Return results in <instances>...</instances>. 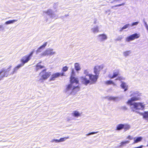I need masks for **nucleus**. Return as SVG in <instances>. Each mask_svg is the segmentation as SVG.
Segmentation results:
<instances>
[{
	"label": "nucleus",
	"mask_w": 148,
	"mask_h": 148,
	"mask_svg": "<svg viewBox=\"0 0 148 148\" xmlns=\"http://www.w3.org/2000/svg\"><path fill=\"white\" fill-rule=\"evenodd\" d=\"M24 64L21 62V64H18L13 69V71L12 73L13 74L16 72V71L21 67Z\"/></svg>",
	"instance_id": "obj_15"
},
{
	"label": "nucleus",
	"mask_w": 148,
	"mask_h": 148,
	"mask_svg": "<svg viewBox=\"0 0 148 148\" xmlns=\"http://www.w3.org/2000/svg\"><path fill=\"white\" fill-rule=\"evenodd\" d=\"M121 86L122 88L124 89V91H126L127 90V86L126 85L125 83L122 82L121 85Z\"/></svg>",
	"instance_id": "obj_25"
},
{
	"label": "nucleus",
	"mask_w": 148,
	"mask_h": 148,
	"mask_svg": "<svg viewBox=\"0 0 148 148\" xmlns=\"http://www.w3.org/2000/svg\"><path fill=\"white\" fill-rule=\"evenodd\" d=\"M45 13L49 15L52 14L51 10L50 9L48 10L47 11L45 12Z\"/></svg>",
	"instance_id": "obj_35"
},
{
	"label": "nucleus",
	"mask_w": 148,
	"mask_h": 148,
	"mask_svg": "<svg viewBox=\"0 0 148 148\" xmlns=\"http://www.w3.org/2000/svg\"><path fill=\"white\" fill-rule=\"evenodd\" d=\"M123 129L125 131L129 130L130 128V125L128 124H123Z\"/></svg>",
	"instance_id": "obj_22"
},
{
	"label": "nucleus",
	"mask_w": 148,
	"mask_h": 148,
	"mask_svg": "<svg viewBox=\"0 0 148 148\" xmlns=\"http://www.w3.org/2000/svg\"><path fill=\"white\" fill-rule=\"evenodd\" d=\"M143 146L142 145H140L139 146H138V147H134L133 148H142V147H143Z\"/></svg>",
	"instance_id": "obj_47"
},
{
	"label": "nucleus",
	"mask_w": 148,
	"mask_h": 148,
	"mask_svg": "<svg viewBox=\"0 0 148 148\" xmlns=\"http://www.w3.org/2000/svg\"><path fill=\"white\" fill-rule=\"evenodd\" d=\"M17 21V20H9L8 21H6L5 22V24H11L15 22H16Z\"/></svg>",
	"instance_id": "obj_28"
},
{
	"label": "nucleus",
	"mask_w": 148,
	"mask_h": 148,
	"mask_svg": "<svg viewBox=\"0 0 148 148\" xmlns=\"http://www.w3.org/2000/svg\"><path fill=\"white\" fill-rule=\"evenodd\" d=\"M125 79L123 77H122L120 76L118 77L116 79V80H119V81H121L123 79Z\"/></svg>",
	"instance_id": "obj_41"
},
{
	"label": "nucleus",
	"mask_w": 148,
	"mask_h": 148,
	"mask_svg": "<svg viewBox=\"0 0 148 148\" xmlns=\"http://www.w3.org/2000/svg\"><path fill=\"white\" fill-rule=\"evenodd\" d=\"M118 98L117 97H110L108 98V99L109 101L113 100L115 101Z\"/></svg>",
	"instance_id": "obj_29"
},
{
	"label": "nucleus",
	"mask_w": 148,
	"mask_h": 148,
	"mask_svg": "<svg viewBox=\"0 0 148 148\" xmlns=\"http://www.w3.org/2000/svg\"><path fill=\"white\" fill-rule=\"evenodd\" d=\"M119 74V70H115L113 72V75H112L111 74H109L108 77L110 79H113L118 76Z\"/></svg>",
	"instance_id": "obj_11"
},
{
	"label": "nucleus",
	"mask_w": 148,
	"mask_h": 148,
	"mask_svg": "<svg viewBox=\"0 0 148 148\" xmlns=\"http://www.w3.org/2000/svg\"><path fill=\"white\" fill-rule=\"evenodd\" d=\"M41 63V62H40L36 65L35 70L36 71H37L40 69H42L45 68V66H44L39 64V63Z\"/></svg>",
	"instance_id": "obj_14"
},
{
	"label": "nucleus",
	"mask_w": 148,
	"mask_h": 148,
	"mask_svg": "<svg viewBox=\"0 0 148 148\" xmlns=\"http://www.w3.org/2000/svg\"><path fill=\"white\" fill-rule=\"evenodd\" d=\"M51 75V72L47 71L46 69H44L39 73V75L40 78L38 81L40 82H43L44 80L47 79Z\"/></svg>",
	"instance_id": "obj_1"
},
{
	"label": "nucleus",
	"mask_w": 148,
	"mask_h": 148,
	"mask_svg": "<svg viewBox=\"0 0 148 148\" xmlns=\"http://www.w3.org/2000/svg\"><path fill=\"white\" fill-rule=\"evenodd\" d=\"M11 67H12V66H10L8 68V69H7L8 71H10Z\"/></svg>",
	"instance_id": "obj_46"
},
{
	"label": "nucleus",
	"mask_w": 148,
	"mask_h": 148,
	"mask_svg": "<svg viewBox=\"0 0 148 148\" xmlns=\"http://www.w3.org/2000/svg\"><path fill=\"white\" fill-rule=\"evenodd\" d=\"M52 142H53L54 141H55L56 143H59L60 142L59 140L57 139H53L51 141Z\"/></svg>",
	"instance_id": "obj_42"
},
{
	"label": "nucleus",
	"mask_w": 148,
	"mask_h": 148,
	"mask_svg": "<svg viewBox=\"0 0 148 148\" xmlns=\"http://www.w3.org/2000/svg\"><path fill=\"white\" fill-rule=\"evenodd\" d=\"M138 23V22H134V23H132V26H134V25H137Z\"/></svg>",
	"instance_id": "obj_45"
},
{
	"label": "nucleus",
	"mask_w": 148,
	"mask_h": 148,
	"mask_svg": "<svg viewBox=\"0 0 148 148\" xmlns=\"http://www.w3.org/2000/svg\"><path fill=\"white\" fill-rule=\"evenodd\" d=\"M142 139L143 138L141 137H138L137 138H134V140L133 144H135L141 141Z\"/></svg>",
	"instance_id": "obj_16"
},
{
	"label": "nucleus",
	"mask_w": 148,
	"mask_h": 148,
	"mask_svg": "<svg viewBox=\"0 0 148 148\" xmlns=\"http://www.w3.org/2000/svg\"><path fill=\"white\" fill-rule=\"evenodd\" d=\"M130 141L128 140H126L124 141H122L120 143V147H122L125 145L126 144L129 143Z\"/></svg>",
	"instance_id": "obj_26"
},
{
	"label": "nucleus",
	"mask_w": 148,
	"mask_h": 148,
	"mask_svg": "<svg viewBox=\"0 0 148 148\" xmlns=\"http://www.w3.org/2000/svg\"><path fill=\"white\" fill-rule=\"evenodd\" d=\"M80 90V87L79 86H73L70 93L75 95L77 92L79 91Z\"/></svg>",
	"instance_id": "obj_10"
},
{
	"label": "nucleus",
	"mask_w": 148,
	"mask_h": 148,
	"mask_svg": "<svg viewBox=\"0 0 148 148\" xmlns=\"http://www.w3.org/2000/svg\"><path fill=\"white\" fill-rule=\"evenodd\" d=\"M48 52L49 53V55H51L55 53V52H53L52 50L48 49Z\"/></svg>",
	"instance_id": "obj_39"
},
{
	"label": "nucleus",
	"mask_w": 148,
	"mask_h": 148,
	"mask_svg": "<svg viewBox=\"0 0 148 148\" xmlns=\"http://www.w3.org/2000/svg\"><path fill=\"white\" fill-rule=\"evenodd\" d=\"M140 99V97H132L127 102V103L131 106L132 105V103H132V101L139 100Z\"/></svg>",
	"instance_id": "obj_9"
},
{
	"label": "nucleus",
	"mask_w": 148,
	"mask_h": 148,
	"mask_svg": "<svg viewBox=\"0 0 148 148\" xmlns=\"http://www.w3.org/2000/svg\"><path fill=\"white\" fill-rule=\"evenodd\" d=\"M84 74L86 75V76H88L89 74L87 70H85L84 71Z\"/></svg>",
	"instance_id": "obj_40"
},
{
	"label": "nucleus",
	"mask_w": 148,
	"mask_h": 148,
	"mask_svg": "<svg viewBox=\"0 0 148 148\" xmlns=\"http://www.w3.org/2000/svg\"><path fill=\"white\" fill-rule=\"evenodd\" d=\"M75 70L77 71H79L81 69L78 63H75Z\"/></svg>",
	"instance_id": "obj_27"
},
{
	"label": "nucleus",
	"mask_w": 148,
	"mask_h": 148,
	"mask_svg": "<svg viewBox=\"0 0 148 148\" xmlns=\"http://www.w3.org/2000/svg\"><path fill=\"white\" fill-rule=\"evenodd\" d=\"M99 37H101V39L102 40H106L107 38V36L105 34H101L98 35Z\"/></svg>",
	"instance_id": "obj_23"
},
{
	"label": "nucleus",
	"mask_w": 148,
	"mask_h": 148,
	"mask_svg": "<svg viewBox=\"0 0 148 148\" xmlns=\"http://www.w3.org/2000/svg\"><path fill=\"white\" fill-rule=\"evenodd\" d=\"M98 133V132H92L91 133H90L87 134V135H89L91 134H96L97 133Z\"/></svg>",
	"instance_id": "obj_44"
},
{
	"label": "nucleus",
	"mask_w": 148,
	"mask_h": 148,
	"mask_svg": "<svg viewBox=\"0 0 148 148\" xmlns=\"http://www.w3.org/2000/svg\"><path fill=\"white\" fill-rule=\"evenodd\" d=\"M73 115L74 116L76 117L80 116V114L77 111H74L73 113Z\"/></svg>",
	"instance_id": "obj_24"
},
{
	"label": "nucleus",
	"mask_w": 148,
	"mask_h": 148,
	"mask_svg": "<svg viewBox=\"0 0 148 148\" xmlns=\"http://www.w3.org/2000/svg\"><path fill=\"white\" fill-rule=\"evenodd\" d=\"M34 52V50H33L31 52H30V53L28 55H27V56L28 57H29V58H30V59H31V58L32 57V55L33 54Z\"/></svg>",
	"instance_id": "obj_38"
},
{
	"label": "nucleus",
	"mask_w": 148,
	"mask_h": 148,
	"mask_svg": "<svg viewBox=\"0 0 148 148\" xmlns=\"http://www.w3.org/2000/svg\"><path fill=\"white\" fill-rule=\"evenodd\" d=\"M68 67L66 66H65L62 67V72L64 73L66 71L68 70Z\"/></svg>",
	"instance_id": "obj_30"
},
{
	"label": "nucleus",
	"mask_w": 148,
	"mask_h": 148,
	"mask_svg": "<svg viewBox=\"0 0 148 148\" xmlns=\"http://www.w3.org/2000/svg\"><path fill=\"white\" fill-rule=\"evenodd\" d=\"M132 105L134 106V108L136 110H140L144 107L142 103L140 102H134L132 103Z\"/></svg>",
	"instance_id": "obj_6"
},
{
	"label": "nucleus",
	"mask_w": 148,
	"mask_h": 148,
	"mask_svg": "<svg viewBox=\"0 0 148 148\" xmlns=\"http://www.w3.org/2000/svg\"><path fill=\"white\" fill-rule=\"evenodd\" d=\"M70 82L72 84L74 83L76 84H78L79 83V80L78 78L71 75L70 76Z\"/></svg>",
	"instance_id": "obj_8"
},
{
	"label": "nucleus",
	"mask_w": 148,
	"mask_h": 148,
	"mask_svg": "<svg viewBox=\"0 0 148 148\" xmlns=\"http://www.w3.org/2000/svg\"><path fill=\"white\" fill-rule=\"evenodd\" d=\"M140 114L143 116V118L148 119V111L147 112H145L143 113H140Z\"/></svg>",
	"instance_id": "obj_19"
},
{
	"label": "nucleus",
	"mask_w": 148,
	"mask_h": 148,
	"mask_svg": "<svg viewBox=\"0 0 148 148\" xmlns=\"http://www.w3.org/2000/svg\"><path fill=\"white\" fill-rule=\"evenodd\" d=\"M125 4V3H122L116 5H115L112 6L111 7V8H114V7H116L120 6H121L122 5H124Z\"/></svg>",
	"instance_id": "obj_34"
},
{
	"label": "nucleus",
	"mask_w": 148,
	"mask_h": 148,
	"mask_svg": "<svg viewBox=\"0 0 148 148\" xmlns=\"http://www.w3.org/2000/svg\"><path fill=\"white\" fill-rule=\"evenodd\" d=\"M130 52V51H126L124 52H123V54L126 57L129 55Z\"/></svg>",
	"instance_id": "obj_36"
},
{
	"label": "nucleus",
	"mask_w": 148,
	"mask_h": 148,
	"mask_svg": "<svg viewBox=\"0 0 148 148\" xmlns=\"http://www.w3.org/2000/svg\"><path fill=\"white\" fill-rule=\"evenodd\" d=\"M105 84L106 85H110L112 84L114 86H115L116 84L112 80H108L105 82Z\"/></svg>",
	"instance_id": "obj_18"
},
{
	"label": "nucleus",
	"mask_w": 148,
	"mask_h": 148,
	"mask_svg": "<svg viewBox=\"0 0 148 148\" xmlns=\"http://www.w3.org/2000/svg\"><path fill=\"white\" fill-rule=\"evenodd\" d=\"M88 77L90 83L91 84L95 83L99 77V76L97 75H93L91 74H89Z\"/></svg>",
	"instance_id": "obj_3"
},
{
	"label": "nucleus",
	"mask_w": 148,
	"mask_h": 148,
	"mask_svg": "<svg viewBox=\"0 0 148 148\" xmlns=\"http://www.w3.org/2000/svg\"><path fill=\"white\" fill-rule=\"evenodd\" d=\"M6 71L4 69H3L0 71V81L2 80L4 77H7V75H6L5 74Z\"/></svg>",
	"instance_id": "obj_13"
},
{
	"label": "nucleus",
	"mask_w": 148,
	"mask_h": 148,
	"mask_svg": "<svg viewBox=\"0 0 148 148\" xmlns=\"http://www.w3.org/2000/svg\"><path fill=\"white\" fill-rule=\"evenodd\" d=\"M80 79L82 83L85 85H87L88 84L90 83V81L88 79L86 76H82L80 77Z\"/></svg>",
	"instance_id": "obj_7"
},
{
	"label": "nucleus",
	"mask_w": 148,
	"mask_h": 148,
	"mask_svg": "<svg viewBox=\"0 0 148 148\" xmlns=\"http://www.w3.org/2000/svg\"><path fill=\"white\" fill-rule=\"evenodd\" d=\"M92 29L93 32L94 33L97 32H99L98 27H97L92 28Z\"/></svg>",
	"instance_id": "obj_31"
},
{
	"label": "nucleus",
	"mask_w": 148,
	"mask_h": 148,
	"mask_svg": "<svg viewBox=\"0 0 148 148\" xmlns=\"http://www.w3.org/2000/svg\"><path fill=\"white\" fill-rule=\"evenodd\" d=\"M65 75L64 73L62 72L60 73H53L51 77L49 79L50 81H53L56 79L57 77H58L61 76H65Z\"/></svg>",
	"instance_id": "obj_4"
},
{
	"label": "nucleus",
	"mask_w": 148,
	"mask_h": 148,
	"mask_svg": "<svg viewBox=\"0 0 148 148\" xmlns=\"http://www.w3.org/2000/svg\"><path fill=\"white\" fill-rule=\"evenodd\" d=\"M69 137H66L61 138L60 139V142H63L66 139L69 138Z\"/></svg>",
	"instance_id": "obj_37"
},
{
	"label": "nucleus",
	"mask_w": 148,
	"mask_h": 148,
	"mask_svg": "<svg viewBox=\"0 0 148 148\" xmlns=\"http://www.w3.org/2000/svg\"><path fill=\"white\" fill-rule=\"evenodd\" d=\"M47 44V42H45L42 45L40 46L39 48L37 49V52L39 53L41 52V51L40 50V49L42 48L44 49L46 46Z\"/></svg>",
	"instance_id": "obj_17"
},
{
	"label": "nucleus",
	"mask_w": 148,
	"mask_h": 148,
	"mask_svg": "<svg viewBox=\"0 0 148 148\" xmlns=\"http://www.w3.org/2000/svg\"><path fill=\"white\" fill-rule=\"evenodd\" d=\"M48 50H46L45 51L42 53V55L43 56H45L46 55H49V53H48Z\"/></svg>",
	"instance_id": "obj_32"
},
{
	"label": "nucleus",
	"mask_w": 148,
	"mask_h": 148,
	"mask_svg": "<svg viewBox=\"0 0 148 148\" xmlns=\"http://www.w3.org/2000/svg\"><path fill=\"white\" fill-rule=\"evenodd\" d=\"M140 95H141V94H140V95H139V96H140Z\"/></svg>",
	"instance_id": "obj_48"
},
{
	"label": "nucleus",
	"mask_w": 148,
	"mask_h": 148,
	"mask_svg": "<svg viewBox=\"0 0 148 148\" xmlns=\"http://www.w3.org/2000/svg\"><path fill=\"white\" fill-rule=\"evenodd\" d=\"M127 138L130 140H132L133 139L132 137L130 135L128 136L127 137Z\"/></svg>",
	"instance_id": "obj_43"
},
{
	"label": "nucleus",
	"mask_w": 148,
	"mask_h": 148,
	"mask_svg": "<svg viewBox=\"0 0 148 148\" xmlns=\"http://www.w3.org/2000/svg\"><path fill=\"white\" fill-rule=\"evenodd\" d=\"M130 26V24H127L124 26L122 27L121 28L120 31H122L123 29H125L127 28Z\"/></svg>",
	"instance_id": "obj_33"
},
{
	"label": "nucleus",
	"mask_w": 148,
	"mask_h": 148,
	"mask_svg": "<svg viewBox=\"0 0 148 148\" xmlns=\"http://www.w3.org/2000/svg\"><path fill=\"white\" fill-rule=\"evenodd\" d=\"M140 37V34L139 33H134L126 38L125 40L126 41L129 42L131 41L134 40L138 38H139Z\"/></svg>",
	"instance_id": "obj_2"
},
{
	"label": "nucleus",
	"mask_w": 148,
	"mask_h": 148,
	"mask_svg": "<svg viewBox=\"0 0 148 148\" xmlns=\"http://www.w3.org/2000/svg\"><path fill=\"white\" fill-rule=\"evenodd\" d=\"M30 59V58H29L27 55H25L24 56L21 60V61L24 64L25 63H27Z\"/></svg>",
	"instance_id": "obj_12"
},
{
	"label": "nucleus",
	"mask_w": 148,
	"mask_h": 148,
	"mask_svg": "<svg viewBox=\"0 0 148 148\" xmlns=\"http://www.w3.org/2000/svg\"><path fill=\"white\" fill-rule=\"evenodd\" d=\"M73 87V84L70 83V84H68L66 86V91H68L71 90H72Z\"/></svg>",
	"instance_id": "obj_20"
},
{
	"label": "nucleus",
	"mask_w": 148,
	"mask_h": 148,
	"mask_svg": "<svg viewBox=\"0 0 148 148\" xmlns=\"http://www.w3.org/2000/svg\"><path fill=\"white\" fill-rule=\"evenodd\" d=\"M103 67L104 66L102 65L95 66L94 69V73L99 76L100 71L102 70Z\"/></svg>",
	"instance_id": "obj_5"
},
{
	"label": "nucleus",
	"mask_w": 148,
	"mask_h": 148,
	"mask_svg": "<svg viewBox=\"0 0 148 148\" xmlns=\"http://www.w3.org/2000/svg\"><path fill=\"white\" fill-rule=\"evenodd\" d=\"M123 124H118L116 127V130H120L123 129Z\"/></svg>",
	"instance_id": "obj_21"
}]
</instances>
